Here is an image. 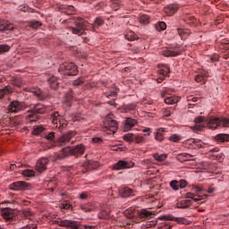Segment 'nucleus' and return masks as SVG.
I'll use <instances>...</instances> for the list:
<instances>
[{
  "mask_svg": "<svg viewBox=\"0 0 229 229\" xmlns=\"http://www.w3.org/2000/svg\"><path fill=\"white\" fill-rule=\"evenodd\" d=\"M207 78H208V72L207 71H201L195 76V81H197V83H205Z\"/></svg>",
  "mask_w": 229,
  "mask_h": 229,
  "instance_id": "dca6fc26",
  "label": "nucleus"
},
{
  "mask_svg": "<svg viewBox=\"0 0 229 229\" xmlns=\"http://www.w3.org/2000/svg\"><path fill=\"white\" fill-rule=\"evenodd\" d=\"M139 21L141 24H149V16L148 14H142L139 18Z\"/></svg>",
  "mask_w": 229,
  "mask_h": 229,
  "instance_id": "58836bf2",
  "label": "nucleus"
},
{
  "mask_svg": "<svg viewBox=\"0 0 229 229\" xmlns=\"http://www.w3.org/2000/svg\"><path fill=\"white\" fill-rule=\"evenodd\" d=\"M168 140L171 142H180L182 140V136L180 134H172L170 137H168Z\"/></svg>",
  "mask_w": 229,
  "mask_h": 229,
  "instance_id": "4c0bfd02",
  "label": "nucleus"
},
{
  "mask_svg": "<svg viewBox=\"0 0 229 229\" xmlns=\"http://www.w3.org/2000/svg\"><path fill=\"white\" fill-rule=\"evenodd\" d=\"M76 135V132L70 131L63 134L59 139L54 142V146H65L67 142H71V139Z\"/></svg>",
  "mask_w": 229,
  "mask_h": 229,
  "instance_id": "6e6552de",
  "label": "nucleus"
},
{
  "mask_svg": "<svg viewBox=\"0 0 229 229\" xmlns=\"http://www.w3.org/2000/svg\"><path fill=\"white\" fill-rule=\"evenodd\" d=\"M162 55L163 56H166V57H169V56L174 57V56L180 55L181 52L180 50H169L166 48L162 50Z\"/></svg>",
  "mask_w": 229,
  "mask_h": 229,
  "instance_id": "a211bd4d",
  "label": "nucleus"
},
{
  "mask_svg": "<svg viewBox=\"0 0 229 229\" xmlns=\"http://www.w3.org/2000/svg\"><path fill=\"white\" fill-rule=\"evenodd\" d=\"M159 28H160V30H165V28H167V25L165 24V22L160 21Z\"/></svg>",
  "mask_w": 229,
  "mask_h": 229,
  "instance_id": "774afa93",
  "label": "nucleus"
},
{
  "mask_svg": "<svg viewBox=\"0 0 229 229\" xmlns=\"http://www.w3.org/2000/svg\"><path fill=\"white\" fill-rule=\"evenodd\" d=\"M44 138L47 139V140H49V142H53V140H55V132H48L45 134Z\"/></svg>",
  "mask_w": 229,
  "mask_h": 229,
  "instance_id": "8fccbe9b",
  "label": "nucleus"
},
{
  "mask_svg": "<svg viewBox=\"0 0 229 229\" xmlns=\"http://www.w3.org/2000/svg\"><path fill=\"white\" fill-rule=\"evenodd\" d=\"M112 3H114V4H116L114 6V10L117 11V9L119 8L120 4H121V0H111Z\"/></svg>",
  "mask_w": 229,
  "mask_h": 229,
  "instance_id": "0e129e2a",
  "label": "nucleus"
},
{
  "mask_svg": "<svg viewBox=\"0 0 229 229\" xmlns=\"http://www.w3.org/2000/svg\"><path fill=\"white\" fill-rule=\"evenodd\" d=\"M125 38L127 40H130L131 42L133 40H137V35H135V32L130 31L128 34L125 36Z\"/></svg>",
  "mask_w": 229,
  "mask_h": 229,
  "instance_id": "37998d69",
  "label": "nucleus"
},
{
  "mask_svg": "<svg viewBox=\"0 0 229 229\" xmlns=\"http://www.w3.org/2000/svg\"><path fill=\"white\" fill-rule=\"evenodd\" d=\"M191 142H193L197 148H204L205 143L201 140L191 139Z\"/></svg>",
  "mask_w": 229,
  "mask_h": 229,
  "instance_id": "c03bdc74",
  "label": "nucleus"
},
{
  "mask_svg": "<svg viewBox=\"0 0 229 229\" xmlns=\"http://www.w3.org/2000/svg\"><path fill=\"white\" fill-rule=\"evenodd\" d=\"M120 195L122 198H130V196H133V190L124 187L120 190Z\"/></svg>",
  "mask_w": 229,
  "mask_h": 229,
  "instance_id": "412c9836",
  "label": "nucleus"
},
{
  "mask_svg": "<svg viewBox=\"0 0 229 229\" xmlns=\"http://www.w3.org/2000/svg\"><path fill=\"white\" fill-rule=\"evenodd\" d=\"M85 153V146L83 144H79L73 147H66L63 148L62 155L64 157H69L72 155V157H81Z\"/></svg>",
  "mask_w": 229,
  "mask_h": 229,
  "instance_id": "20e7f679",
  "label": "nucleus"
},
{
  "mask_svg": "<svg viewBox=\"0 0 229 229\" xmlns=\"http://www.w3.org/2000/svg\"><path fill=\"white\" fill-rule=\"evenodd\" d=\"M67 121H64L63 118H61L59 119L56 128L59 127V130H64V128H67Z\"/></svg>",
  "mask_w": 229,
  "mask_h": 229,
  "instance_id": "79ce46f5",
  "label": "nucleus"
},
{
  "mask_svg": "<svg viewBox=\"0 0 229 229\" xmlns=\"http://www.w3.org/2000/svg\"><path fill=\"white\" fill-rule=\"evenodd\" d=\"M26 109V104L24 102H19L14 100L9 105V110L14 114Z\"/></svg>",
  "mask_w": 229,
  "mask_h": 229,
  "instance_id": "1a4fd4ad",
  "label": "nucleus"
},
{
  "mask_svg": "<svg viewBox=\"0 0 229 229\" xmlns=\"http://www.w3.org/2000/svg\"><path fill=\"white\" fill-rule=\"evenodd\" d=\"M44 131V127L42 126H35L34 130L32 131L33 135H40Z\"/></svg>",
  "mask_w": 229,
  "mask_h": 229,
  "instance_id": "de8ad7c7",
  "label": "nucleus"
},
{
  "mask_svg": "<svg viewBox=\"0 0 229 229\" xmlns=\"http://www.w3.org/2000/svg\"><path fill=\"white\" fill-rule=\"evenodd\" d=\"M178 101H180V97H177V96L166 97L165 98V103L166 105H176Z\"/></svg>",
  "mask_w": 229,
  "mask_h": 229,
  "instance_id": "b1692460",
  "label": "nucleus"
},
{
  "mask_svg": "<svg viewBox=\"0 0 229 229\" xmlns=\"http://www.w3.org/2000/svg\"><path fill=\"white\" fill-rule=\"evenodd\" d=\"M133 165H135V163L131 161L120 160L116 164L113 165L112 169L113 171H123L124 169H131Z\"/></svg>",
  "mask_w": 229,
  "mask_h": 229,
  "instance_id": "0eeeda50",
  "label": "nucleus"
},
{
  "mask_svg": "<svg viewBox=\"0 0 229 229\" xmlns=\"http://www.w3.org/2000/svg\"><path fill=\"white\" fill-rule=\"evenodd\" d=\"M155 139L156 140L162 142L164 140V133H165V128H159L156 130Z\"/></svg>",
  "mask_w": 229,
  "mask_h": 229,
  "instance_id": "4be33fe9",
  "label": "nucleus"
},
{
  "mask_svg": "<svg viewBox=\"0 0 229 229\" xmlns=\"http://www.w3.org/2000/svg\"><path fill=\"white\" fill-rule=\"evenodd\" d=\"M178 35L181 37L182 40H185L189 37L191 30L189 29H178Z\"/></svg>",
  "mask_w": 229,
  "mask_h": 229,
  "instance_id": "c85d7f7f",
  "label": "nucleus"
},
{
  "mask_svg": "<svg viewBox=\"0 0 229 229\" xmlns=\"http://www.w3.org/2000/svg\"><path fill=\"white\" fill-rule=\"evenodd\" d=\"M192 205V201L189 199L182 200L177 204L178 208H189Z\"/></svg>",
  "mask_w": 229,
  "mask_h": 229,
  "instance_id": "72a5a7b5",
  "label": "nucleus"
},
{
  "mask_svg": "<svg viewBox=\"0 0 229 229\" xmlns=\"http://www.w3.org/2000/svg\"><path fill=\"white\" fill-rule=\"evenodd\" d=\"M13 30V24L0 20V31H12Z\"/></svg>",
  "mask_w": 229,
  "mask_h": 229,
  "instance_id": "f3484780",
  "label": "nucleus"
},
{
  "mask_svg": "<svg viewBox=\"0 0 229 229\" xmlns=\"http://www.w3.org/2000/svg\"><path fill=\"white\" fill-rule=\"evenodd\" d=\"M47 107L46 106L38 103L35 104L30 110H29V114L27 115V123L28 124H33V123H37L38 119H39L38 114H46Z\"/></svg>",
  "mask_w": 229,
  "mask_h": 229,
  "instance_id": "f03ea898",
  "label": "nucleus"
},
{
  "mask_svg": "<svg viewBox=\"0 0 229 229\" xmlns=\"http://www.w3.org/2000/svg\"><path fill=\"white\" fill-rule=\"evenodd\" d=\"M178 10H180V6L176 4H170L164 8L165 13L169 16L174 15V13L178 12Z\"/></svg>",
  "mask_w": 229,
  "mask_h": 229,
  "instance_id": "ddd939ff",
  "label": "nucleus"
},
{
  "mask_svg": "<svg viewBox=\"0 0 229 229\" xmlns=\"http://www.w3.org/2000/svg\"><path fill=\"white\" fill-rule=\"evenodd\" d=\"M85 167L89 169V171H92V169H98L99 167V163L93 160H89L84 164Z\"/></svg>",
  "mask_w": 229,
  "mask_h": 229,
  "instance_id": "5701e85b",
  "label": "nucleus"
},
{
  "mask_svg": "<svg viewBox=\"0 0 229 229\" xmlns=\"http://www.w3.org/2000/svg\"><path fill=\"white\" fill-rule=\"evenodd\" d=\"M196 196L197 195H195L194 193H191V192H188L185 194L186 199H193V201H195V203H198V201H201V199H205L199 195H198V197H196Z\"/></svg>",
  "mask_w": 229,
  "mask_h": 229,
  "instance_id": "c756f323",
  "label": "nucleus"
},
{
  "mask_svg": "<svg viewBox=\"0 0 229 229\" xmlns=\"http://www.w3.org/2000/svg\"><path fill=\"white\" fill-rule=\"evenodd\" d=\"M135 140V134L133 133H127L123 135V140H126V142H134Z\"/></svg>",
  "mask_w": 229,
  "mask_h": 229,
  "instance_id": "ea45409f",
  "label": "nucleus"
},
{
  "mask_svg": "<svg viewBox=\"0 0 229 229\" xmlns=\"http://www.w3.org/2000/svg\"><path fill=\"white\" fill-rule=\"evenodd\" d=\"M94 24L97 28H99V26H103V24H105V20H103L102 17H98L95 19Z\"/></svg>",
  "mask_w": 229,
  "mask_h": 229,
  "instance_id": "a18cd8bd",
  "label": "nucleus"
},
{
  "mask_svg": "<svg viewBox=\"0 0 229 229\" xmlns=\"http://www.w3.org/2000/svg\"><path fill=\"white\" fill-rule=\"evenodd\" d=\"M22 174L23 176H27V177H31V176H35V171L33 170H30V169H26L22 171Z\"/></svg>",
  "mask_w": 229,
  "mask_h": 229,
  "instance_id": "09e8293b",
  "label": "nucleus"
},
{
  "mask_svg": "<svg viewBox=\"0 0 229 229\" xmlns=\"http://www.w3.org/2000/svg\"><path fill=\"white\" fill-rule=\"evenodd\" d=\"M125 216H127V217H129V219H132V217H134L133 211L127 209L125 211Z\"/></svg>",
  "mask_w": 229,
  "mask_h": 229,
  "instance_id": "bf43d9fd",
  "label": "nucleus"
},
{
  "mask_svg": "<svg viewBox=\"0 0 229 229\" xmlns=\"http://www.w3.org/2000/svg\"><path fill=\"white\" fill-rule=\"evenodd\" d=\"M12 47L10 45L6 44H1L0 45V55H4V53H8Z\"/></svg>",
  "mask_w": 229,
  "mask_h": 229,
  "instance_id": "e433bc0d",
  "label": "nucleus"
},
{
  "mask_svg": "<svg viewBox=\"0 0 229 229\" xmlns=\"http://www.w3.org/2000/svg\"><path fill=\"white\" fill-rule=\"evenodd\" d=\"M13 90L12 89L8 87H4V89H0V99H4L8 94H12Z\"/></svg>",
  "mask_w": 229,
  "mask_h": 229,
  "instance_id": "473e14b6",
  "label": "nucleus"
},
{
  "mask_svg": "<svg viewBox=\"0 0 229 229\" xmlns=\"http://www.w3.org/2000/svg\"><path fill=\"white\" fill-rule=\"evenodd\" d=\"M99 219H108L110 217V208H102L98 213Z\"/></svg>",
  "mask_w": 229,
  "mask_h": 229,
  "instance_id": "bb28decb",
  "label": "nucleus"
},
{
  "mask_svg": "<svg viewBox=\"0 0 229 229\" xmlns=\"http://www.w3.org/2000/svg\"><path fill=\"white\" fill-rule=\"evenodd\" d=\"M179 158H182V160H189V158H191V155H189V154H181V155H179Z\"/></svg>",
  "mask_w": 229,
  "mask_h": 229,
  "instance_id": "e2e57ef3",
  "label": "nucleus"
},
{
  "mask_svg": "<svg viewBox=\"0 0 229 229\" xmlns=\"http://www.w3.org/2000/svg\"><path fill=\"white\" fill-rule=\"evenodd\" d=\"M170 187L173 191H180V182L177 180H173L170 182Z\"/></svg>",
  "mask_w": 229,
  "mask_h": 229,
  "instance_id": "a19ab883",
  "label": "nucleus"
},
{
  "mask_svg": "<svg viewBox=\"0 0 229 229\" xmlns=\"http://www.w3.org/2000/svg\"><path fill=\"white\" fill-rule=\"evenodd\" d=\"M47 164H49V159L47 157L39 159L35 165L36 171H38V173H44V171L47 169Z\"/></svg>",
  "mask_w": 229,
  "mask_h": 229,
  "instance_id": "9b49d317",
  "label": "nucleus"
},
{
  "mask_svg": "<svg viewBox=\"0 0 229 229\" xmlns=\"http://www.w3.org/2000/svg\"><path fill=\"white\" fill-rule=\"evenodd\" d=\"M134 142L136 144H144L146 140H144V136L140 134H134Z\"/></svg>",
  "mask_w": 229,
  "mask_h": 229,
  "instance_id": "c9c22d12",
  "label": "nucleus"
},
{
  "mask_svg": "<svg viewBox=\"0 0 229 229\" xmlns=\"http://www.w3.org/2000/svg\"><path fill=\"white\" fill-rule=\"evenodd\" d=\"M58 72L64 76H76L78 66L74 63H64L60 65Z\"/></svg>",
  "mask_w": 229,
  "mask_h": 229,
  "instance_id": "39448f33",
  "label": "nucleus"
},
{
  "mask_svg": "<svg viewBox=\"0 0 229 229\" xmlns=\"http://www.w3.org/2000/svg\"><path fill=\"white\" fill-rule=\"evenodd\" d=\"M30 184H28L26 182L20 181L13 182L10 185L11 191H26Z\"/></svg>",
  "mask_w": 229,
  "mask_h": 229,
  "instance_id": "f8f14e48",
  "label": "nucleus"
},
{
  "mask_svg": "<svg viewBox=\"0 0 229 229\" xmlns=\"http://www.w3.org/2000/svg\"><path fill=\"white\" fill-rule=\"evenodd\" d=\"M89 29V21H85L83 18H78L77 21H74V26L70 28V31H72V35H78V37H81V35H87V30Z\"/></svg>",
  "mask_w": 229,
  "mask_h": 229,
  "instance_id": "7ed1b4c3",
  "label": "nucleus"
},
{
  "mask_svg": "<svg viewBox=\"0 0 229 229\" xmlns=\"http://www.w3.org/2000/svg\"><path fill=\"white\" fill-rule=\"evenodd\" d=\"M209 60H210V62H212V64H214L216 62H219V55L215 54V55H211L209 57Z\"/></svg>",
  "mask_w": 229,
  "mask_h": 229,
  "instance_id": "6e6d98bb",
  "label": "nucleus"
},
{
  "mask_svg": "<svg viewBox=\"0 0 229 229\" xmlns=\"http://www.w3.org/2000/svg\"><path fill=\"white\" fill-rule=\"evenodd\" d=\"M194 123L195 131H201L203 128H209V130H217L219 126H223L224 128L229 126V119L226 118H205L203 116H199L195 118Z\"/></svg>",
  "mask_w": 229,
  "mask_h": 229,
  "instance_id": "f257e3e1",
  "label": "nucleus"
},
{
  "mask_svg": "<svg viewBox=\"0 0 229 229\" xmlns=\"http://www.w3.org/2000/svg\"><path fill=\"white\" fill-rule=\"evenodd\" d=\"M178 182H179V189H185V187L189 185V182L184 179H181Z\"/></svg>",
  "mask_w": 229,
  "mask_h": 229,
  "instance_id": "5fc2aeb1",
  "label": "nucleus"
},
{
  "mask_svg": "<svg viewBox=\"0 0 229 229\" xmlns=\"http://www.w3.org/2000/svg\"><path fill=\"white\" fill-rule=\"evenodd\" d=\"M159 69V74L161 76H169V73L171 72L169 69V65L167 64H158Z\"/></svg>",
  "mask_w": 229,
  "mask_h": 229,
  "instance_id": "6ab92c4d",
  "label": "nucleus"
},
{
  "mask_svg": "<svg viewBox=\"0 0 229 229\" xmlns=\"http://www.w3.org/2000/svg\"><path fill=\"white\" fill-rule=\"evenodd\" d=\"M31 92H33V94H35V96L38 98V99H39L40 101H44V99H46V98H47V95H46V93L42 92V90L40 89H35L33 88Z\"/></svg>",
  "mask_w": 229,
  "mask_h": 229,
  "instance_id": "aec40b11",
  "label": "nucleus"
},
{
  "mask_svg": "<svg viewBox=\"0 0 229 229\" xmlns=\"http://www.w3.org/2000/svg\"><path fill=\"white\" fill-rule=\"evenodd\" d=\"M13 85H14V87H22V79L17 78L13 80Z\"/></svg>",
  "mask_w": 229,
  "mask_h": 229,
  "instance_id": "3c124183",
  "label": "nucleus"
},
{
  "mask_svg": "<svg viewBox=\"0 0 229 229\" xmlns=\"http://www.w3.org/2000/svg\"><path fill=\"white\" fill-rule=\"evenodd\" d=\"M23 214H24L25 217H30L32 215V213L30 209H24Z\"/></svg>",
  "mask_w": 229,
  "mask_h": 229,
  "instance_id": "69168bd1",
  "label": "nucleus"
},
{
  "mask_svg": "<svg viewBox=\"0 0 229 229\" xmlns=\"http://www.w3.org/2000/svg\"><path fill=\"white\" fill-rule=\"evenodd\" d=\"M133 126H137V120L127 117L124 121L123 130L124 131H130Z\"/></svg>",
  "mask_w": 229,
  "mask_h": 229,
  "instance_id": "4468645a",
  "label": "nucleus"
},
{
  "mask_svg": "<svg viewBox=\"0 0 229 229\" xmlns=\"http://www.w3.org/2000/svg\"><path fill=\"white\" fill-rule=\"evenodd\" d=\"M154 158H156L158 162H164V160L167 158V154H155Z\"/></svg>",
  "mask_w": 229,
  "mask_h": 229,
  "instance_id": "49530a36",
  "label": "nucleus"
},
{
  "mask_svg": "<svg viewBox=\"0 0 229 229\" xmlns=\"http://www.w3.org/2000/svg\"><path fill=\"white\" fill-rule=\"evenodd\" d=\"M143 133H147L144 134L145 137H149V135H151V128H145L142 130Z\"/></svg>",
  "mask_w": 229,
  "mask_h": 229,
  "instance_id": "680f3d73",
  "label": "nucleus"
},
{
  "mask_svg": "<svg viewBox=\"0 0 229 229\" xmlns=\"http://www.w3.org/2000/svg\"><path fill=\"white\" fill-rule=\"evenodd\" d=\"M50 119L52 121V124L57 126L58 123H60V119H62V116L60 114H58V112L55 111L50 114Z\"/></svg>",
  "mask_w": 229,
  "mask_h": 229,
  "instance_id": "393cba45",
  "label": "nucleus"
},
{
  "mask_svg": "<svg viewBox=\"0 0 229 229\" xmlns=\"http://www.w3.org/2000/svg\"><path fill=\"white\" fill-rule=\"evenodd\" d=\"M137 106H135V104H129L126 106V112H131L133 110H135Z\"/></svg>",
  "mask_w": 229,
  "mask_h": 229,
  "instance_id": "4d7b16f0",
  "label": "nucleus"
},
{
  "mask_svg": "<svg viewBox=\"0 0 229 229\" xmlns=\"http://www.w3.org/2000/svg\"><path fill=\"white\" fill-rule=\"evenodd\" d=\"M171 109H165L164 115L165 117H170L171 116Z\"/></svg>",
  "mask_w": 229,
  "mask_h": 229,
  "instance_id": "338daca9",
  "label": "nucleus"
},
{
  "mask_svg": "<svg viewBox=\"0 0 229 229\" xmlns=\"http://www.w3.org/2000/svg\"><path fill=\"white\" fill-rule=\"evenodd\" d=\"M61 83H62V79H59L56 76H52L48 79V84L50 85L51 89H54V90H56V89L60 87Z\"/></svg>",
  "mask_w": 229,
  "mask_h": 229,
  "instance_id": "2eb2a0df",
  "label": "nucleus"
},
{
  "mask_svg": "<svg viewBox=\"0 0 229 229\" xmlns=\"http://www.w3.org/2000/svg\"><path fill=\"white\" fill-rule=\"evenodd\" d=\"M85 83V79L83 77H80L79 79L73 81L72 82V87H75V89H78V87H81Z\"/></svg>",
  "mask_w": 229,
  "mask_h": 229,
  "instance_id": "f704fd0d",
  "label": "nucleus"
},
{
  "mask_svg": "<svg viewBox=\"0 0 229 229\" xmlns=\"http://www.w3.org/2000/svg\"><path fill=\"white\" fill-rule=\"evenodd\" d=\"M81 210L84 212H93L94 207L89 208L87 206H81Z\"/></svg>",
  "mask_w": 229,
  "mask_h": 229,
  "instance_id": "13d9d810",
  "label": "nucleus"
},
{
  "mask_svg": "<svg viewBox=\"0 0 229 229\" xmlns=\"http://www.w3.org/2000/svg\"><path fill=\"white\" fill-rule=\"evenodd\" d=\"M64 103V106H71L72 105V91H69L65 95Z\"/></svg>",
  "mask_w": 229,
  "mask_h": 229,
  "instance_id": "2f4dec72",
  "label": "nucleus"
},
{
  "mask_svg": "<svg viewBox=\"0 0 229 229\" xmlns=\"http://www.w3.org/2000/svg\"><path fill=\"white\" fill-rule=\"evenodd\" d=\"M192 189L193 191H195V192H197V194H202L203 193V188L199 185H192Z\"/></svg>",
  "mask_w": 229,
  "mask_h": 229,
  "instance_id": "864d4df0",
  "label": "nucleus"
},
{
  "mask_svg": "<svg viewBox=\"0 0 229 229\" xmlns=\"http://www.w3.org/2000/svg\"><path fill=\"white\" fill-rule=\"evenodd\" d=\"M162 219H165V221H176L177 223H182V225H185L184 218H176L171 215L164 216H162Z\"/></svg>",
  "mask_w": 229,
  "mask_h": 229,
  "instance_id": "a878e982",
  "label": "nucleus"
},
{
  "mask_svg": "<svg viewBox=\"0 0 229 229\" xmlns=\"http://www.w3.org/2000/svg\"><path fill=\"white\" fill-rule=\"evenodd\" d=\"M1 214L4 219L6 221V223L10 221H13V217H15V215L13 214V209L10 208H4L1 209Z\"/></svg>",
  "mask_w": 229,
  "mask_h": 229,
  "instance_id": "9d476101",
  "label": "nucleus"
},
{
  "mask_svg": "<svg viewBox=\"0 0 229 229\" xmlns=\"http://www.w3.org/2000/svg\"><path fill=\"white\" fill-rule=\"evenodd\" d=\"M139 216L141 219H149L151 216H154L153 212L148 210V209H141L139 212Z\"/></svg>",
  "mask_w": 229,
  "mask_h": 229,
  "instance_id": "cd10ccee",
  "label": "nucleus"
},
{
  "mask_svg": "<svg viewBox=\"0 0 229 229\" xmlns=\"http://www.w3.org/2000/svg\"><path fill=\"white\" fill-rule=\"evenodd\" d=\"M40 26H42L40 21H31L30 23V28H32L33 30H37V28H40Z\"/></svg>",
  "mask_w": 229,
  "mask_h": 229,
  "instance_id": "603ef678",
  "label": "nucleus"
},
{
  "mask_svg": "<svg viewBox=\"0 0 229 229\" xmlns=\"http://www.w3.org/2000/svg\"><path fill=\"white\" fill-rule=\"evenodd\" d=\"M104 125L107 131H111L107 133L114 134L115 131H117L119 123H117V121L114 119V114H108L104 121Z\"/></svg>",
  "mask_w": 229,
  "mask_h": 229,
  "instance_id": "423d86ee",
  "label": "nucleus"
},
{
  "mask_svg": "<svg viewBox=\"0 0 229 229\" xmlns=\"http://www.w3.org/2000/svg\"><path fill=\"white\" fill-rule=\"evenodd\" d=\"M215 140L216 142H229V135L225 133L217 134Z\"/></svg>",
  "mask_w": 229,
  "mask_h": 229,
  "instance_id": "7c9ffc66",
  "label": "nucleus"
},
{
  "mask_svg": "<svg viewBox=\"0 0 229 229\" xmlns=\"http://www.w3.org/2000/svg\"><path fill=\"white\" fill-rule=\"evenodd\" d=\"M61 208H64V210H69V208H71V204L64 202L61 204Z\"/></svg>",
  "mask_w": 229,
  "mask_h": 229,
  "instance_id": "052dcab7",
  "label": "nucleus"
}]
</instances>
